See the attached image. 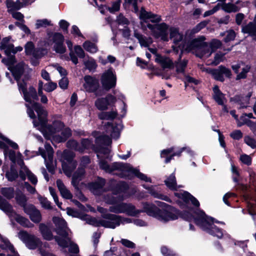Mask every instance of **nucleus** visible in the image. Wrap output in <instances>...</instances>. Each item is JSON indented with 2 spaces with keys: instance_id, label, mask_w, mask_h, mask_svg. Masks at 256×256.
I'll list each match as a JSON object with an SVG mask.
<instances>
[{
  "instance_id": "obj_12",
  "label": "nucleus",
  "mask_w": 256,
  "mask_h": 256,
  "mask_svg": "<svg viewBox=\"0 0 256 256\" xmlns=\"http://www.w3.org/2000/svg\"><path fill=\"white\" fill-rule=\"evenodd\" d=\"M74 156V152L70 151H64V158L66 162H64L62 164V170L64 174L68 177L71 176L72 172L75 169L76 166V162L73 160Z\"/></svg>"
},
{
  "instance_id": "obj_41",
  "label": "nucleus",
  "mask_w": 256,
  "mask_h": 256,
  "mask_svg": "<svg viewBox=\"0 0 256 256\" xmlns=\"http://www.w3.org/2000/svg\"><path fill=\"white\" fill-rule=\"evenodd\" d=\"M84 48L91 54L96 53L98 51L96 44L89 40L86 41L82 44Z\"/></svg>"
},
{
  "instance_id": "obj_42",
  "label": "nucleus",
  "mask_w": 256,
  "mask_h": 256,
  "mask_svg": "<svg viewBox=\"0 0 256 256\" xmlns=\"http://www.w3.org/2000/svg\"><path fill=\"white\" fill-rule=\"evenodd\" d=\"M84 173V172L83 168H79L72 176V184L76 188H78V184L81 180Z\"/></svg>"
},
{
  "instance_id": "obj_36",
  "label": "nucleus",
  "mask_w": 256,
  "mask_h": 256,
  "mask_svg": "<svg viewBox=\"0 0 256 256\" xmlns=\"http://www.w3.org/2000/svg\"><path fill=\"white\" fill-rule=\"evenodd\" d=\"M214 98L216 102L220 105H224L226 100L224 94L219 90L218 86H215L214 88Z\"/></svg>"
},
{
  "instance_id": "obj_48",
  "label": "nucleus",
  "mask_w": 256,
  "mask_h": 256,
  "mask_svg": "<svg viewBox=\"0 0 256 256\" xmlns=\"http://www.w3.org/2000/svg\"><path fill=\"white\" fill-rule=\"evenodd\" d=\"M2 194L8 198H11L14 196V190L12 188H4L1 190Z\"/></svg>"
},
{
  "instance_id": "obj_49",
  "label": "nucleus",
  "mask_w": 256,
  "mask_h": 256,
  "mask_svg": "<svg viewBox=\"0 0 256 256\" xmlns=\"http://www.w3.org/2000/svg\"><path fill=\"white\" fill-rule=\"evenodd\" d=\"M66 43L68 45V46L70 50V60L74 64H77L78 63V59L77 57L74 54V52L72 50V44L71 41L67 40Z\"/></svg>"
},
{
  "instance_id": "obj_47",
  "label": "nucleus",
  "mask_w": 256,
  "mask_h": 256,
  "mask_svg": "<svg viewBox=\"0 0 256 256\" xmlns=\"http://www.w3.org/2000/svg\"><path fill=\"white\" fill-rule=\"evenodd\" d=\"M222 8L228 12H236L238 10V7L235 4H224L222 5Z\"/></svg>"
},
{
  "instance_id": "obj_23",
  "label": "nucleus",
  "mask_w": 256,
  "mask_h": 256,
  "mask_svg": "<svg viewBox=\"0 0 256 256\" xmlns=\"http://www.w3.org/2000/svg\"><path fill=\"white\" fill-rule=\"evenodd\" d=\"M24 212L29 216L30 220L34 223H38L42 220V215L40 212L32 204L24 206Z\"/></svg>"
},
{
  "instance_id": "obj_58",
  "label": "nucleus",
  "mask_w": 256,
  "mask_h": 256,
  "mask_svg": "<svg viewBox=\"0 0 256 256\" xmlns=\"http://www.w3.org/2000/svg\"><path fill=\"white\" fill-rule=\"evenodd\" d=\"M221 45L222 43L220 40H214L210 43L209 46L210 48V50H212V52H213L214 51H216L218 48H220Z\"/></svg>"
},
{
  "instance_id": "obj_34",
  "label": "nucleus",
  "mask_w": 256,
  "mask_h": 256,
  "mask_svg": "<svg viewBox=\"0 0 256 256\" xmlns=\"http://www.w3.org/2000/svg\"><path fill=\"white\" fill-rule=\"evenodd\" d=\"M164 182L166 186L172 190H176L178 188L182 187L180 185H177L176 178L174 174H171L165 180Z\"/></svg>"
},
{
  "instance_id": "obj_10",
  "label": "nucleus",
  "mask_w": 256,
  "mask_h": 256,
  "mask_svg": "<svg viewBox=\"0 0 256 256\" xmlns=\"http://www.w3.org/2000/svg\"><path fill=\"white\" fill-rule=\"evenodd\" d=\"M0 138H2L4 140V142H0V148L4 150V156H8L13 162H17L21 167L24 164V162L21 158V154L18 153L16 156L14 151L10 150L7 147V145H9L14 149H18V145L9 139L4 138L1 134H0Z\"/></svg>"
},
{
  "instance_id": "obj_61",
  "label": "nucleus",
  "mask_w": 256,
  "mask_h": 256,
  "mask_svg": "<svg viewBox=\"0 0 256 256\" xmlns=\"http://www.w3.org/2000/svg\"><path fill=\"white\" fill-rule=\"evenodd\" d=\"M243 134L238 130H234L230 134V136L234 140H239L242 138Z\"/></svg>"
},
{
  "instance_id": "obj_59",
  "label": "nucleus",
  "mask_w": 256,
  "mask_h": 256,
  "mask_svg": "<svg viewBox=\"0 0 256 256\" xmlns=\"http://www.w3.org/2000/svg\"><path fill=\"white\" fill-rule=\"evenodd\" d=\"M38 200L42 208L48 210L52 208L50 202L46 198L40 196L38 198Z\"/></svg>"
},
{
  "instance_id": "obj_53",
  "label": "nucleus",
  "mask_w": 256,
  "mask_h": 256,
  "mask_svg": "<svg viewBox=\"0 0 256 256\" xmlns=\"http://www.w3.org/2000/svg\"><path fill=\"white\" fill-rule=\"evenodd\" d=\"M16 199L17 202L24 208V206H28L26 204V198L22 194H17L16 196Z\"/></svg>"
},
{
  "instance_id": "obj_32",
  "label": "nucleus",
  "mask_w": 256,
  "mask_h": 256,
  "mask_svg": "<svg viewBox=\"0 0 256 256\" xmlns=\"http://www.w3.org/2000/svg\"><path fill=\"white\" fill-rule=\"evenodd\" d=\"M170 32V38L176 44H178L183 38L182 34L176 28H170L169 30Z\"/></svg>"
},
{
  "instance_id": "obj_44",
  "label": "nucleus",
  "mask_w": 256,
  "mask_h": 256,
  "mask_svg": "<svg viewBox=\"0 0 256 256\" xmlns=\"http://www.w3.org/2000/svg\"><path fill=\"white\" fill-rule=\"evenodd\" d=\"M84 64L86 68L90 71L94 70L97 67L95 60L90 57H88L87 58L85 59L84 61Z\"/></svg>"
},
{
  "instance_id": "obj_29",
  "label": "nucleus",
  "mask_w": 256,
  "mask_h": 256,
  "mask_svg": "<svg viewBox=\"0 0 256 256\" xmlns=\"http://www.w3.org/2000/svg\"><path fill=\"white\" fill-rule=\"evenodd\" d=\"M0 247L2 249L9 250L11 252V254H8V256H19L9 241L1 236H0Z\"/></svg>"
},
{
  "instance_id": "obj_62",
  "label": "nucleus",
  "mask_w": 256,
  "mask_h": 256,
  "mask_svg": "<svg viewBox=\"0 0 256 256\" xmlns=\"http://www.w3.org/2000/svg\"><path fill=\"white\" fill-rule=\"evenodd\" d=\"M250 67L248 66H244L242 68V71L237 75L236 79L240 80L246 77V73L249 71Z\"/></svg>"
},
{
  "instance_id": "obj_16",
  "label": "nucleus",
  "mask_w": 256,
  "mask_h": 256,
  "mask_svg": "<svg viewBox=\"0 0 256 256\" xmlns=\"http://www.w3.org/2000/svg\"><path fill=\"white\" fill-rule=\"evenodd\" d=\"M116 101L115 96L112 94H108L105 98H100L96 99L94 102L96 108L100 110H108V106H111Z\"/></svg>"
},
{
  "instance_id": "obj_60",
  "label": "nucleus",
  "mask_w": 256,
  "mask_h": 256,
  "mask_svg": "<svg viewBox=\"0 0 256 256\" xmlns=\"http://www.w3.org/2000/svg\"><path fill=\"white\" fill-rule=\"evenodd\" d=\"M18 175L16 170L12 168L10 172L6 174V176L8 180L10 181H12L14 180Z\"/></svg>"
},
{
  "instance_id": "obj_52",
  "label": "nucleus",
  "mask_w": 256,
  "mask_h": 256,
  "mask_svg": "<svg viewBox=\"0 0 256 256\" xmlns=\"http://www.w3.org/2000/svg\"><path fill=\"white\" fill-rule=\"evenodd\" d=\"M224 54L222 52H218L215 54L214 60L210 64L213 66H216L224 60Z\"/></svg>"
},
{
  "instance_id": "obj_55",
  "label": "nucleus",
  "mask_w": 256,
  "mask_h": 256,
  "mask_svg": "<svg viewBox=\"0 0 256 256\" xmlns=\"http://www.w3.org/2000/svg\"><path fill=\"white\" fill-rule=\"evenodd\" d=\"M230 114L236 120L237 126L238 127H240L246 123V122L243 120L244 118V116H243L240 117V120H238V115L236 114V110H231L230 112Z\"/></svg>"
},
{
  "instance_id": "obj_37",
  "label": "nucleus",
  "mask_w": 256,
  "mask_h": 256,
  "mask_svg": "<svg viewBox=\"0 0 256 256\" xmlns=\"http://www.w3.org/2000/svg\"><path fill=\"white\" fill-rule=\"evenodd\" d=\"M251 96L252 93L250 92L245 97L238 96H236L234 98V100L238 105H240V108H242L248 106V105L249 104V98Z\"/></svg>"
},
{
  "instance_id": "obj_51",
  "label": "nucleus",
  "mask_w": 256,
  "mask_h": 256,
  "mask_svg": "<svg viewBox=\"0 0 256 256\" xmlns=\"http://www.w3.org/2000/svg\"><path fill=\"white\" fill-rule=\"evenodd\" d=\"M25 51L26 54H32L34 56H37L34 52V44L30 42H27L26 44ZM38 56L40 57V56Z\"/></svg>"
},
{
  "instance_id": "obj_45",
  "label": "nucleus",
  "mask_w": 256,
  "mask_h": 256,
  "mask_svg": "<svg viewBox=\"0 0 256 256\" xmlns=\"http://www.w3.org/2000/svg\"><path fill=\"white\" fill-rule=\"evenodd\" d=\"M117 116V112L112 110L108 112H102L99 114L98 118L101 120H112Z\"/></svg>"
},
{
  "instance_id": "obj_7",
  "label": "nucleus",
  "mask_w": 256,
  "mask_h": 256,
  "mask_svg": "<svg viewBox=\"0 0 256 256\" xmlns=\"http://www.w3.org/2000/svg\"><path fill=\"white\" fill-rule=\"evenodd\" d=\"M52 220L56 227V233L66 238L61 239L58 236H56L54 238L56 240L60 246L62 248L68 247L70 240L68 238H66V236L68 235L70 230L66 226V222L62 218L58 217H54Z\"/></svg>"
},
{
  "instance_id": "obj_8",
  "label": "nucleus",
  "mask_w": 256,
  "mask_h": 256,
  "mask_svg": "<svg viewBox=\"0 0 256 256\" xmlns=\"http://www.w3.org/2000/svg\"><path fill=\"white\" fill-rule=\"evenodd\" d=\"M122 128V126L120 124L114 126L108 122L105 128L106 134L96 137V143L104 146H109L111 144L112 140L108 134H110L113 138H118L120 136Z\"/></svg>"
},
{
  "instance_id": "obj_2",
  "label": "nucleus",
  "mask_w": 256,
  "mask_h": 256,
  "mask_svg": "<svg viewBox=\"0 0 256 256\" xmlns=\"http://www.w3.org/2000/svg\"><path fill=\"white\" fill-rule=\"evenodd\" d=\"M110 152V150L108 148H104L102 146L97 150V156L100 160L99 165L101 169L109 173L112 172L116 170H120L124 172L125 176L134 174L142 180L152 182V180L150 178L141 173L138 170L133 168L129 164L115 162L110 165L108 164L107 162L104 160L103 158H108Z\"/></svg>"
},
{
  "instance_id": "obj_54",
  "label": "nucleus",
  "mask_w": 256,
  "mask_h": 256,
  "mask_svg": "<svg viewBox=\"0 0 256 256\" xmlns=\"http://www.w3.org/2000/svg\"><path fill=\"white\" fill-rule=\"evenodd\" d=\"M187 64V61L186 60H180L176 62V72H183L184 68Z\"/></svg>"
},
{
  "instance_id": "obj_38",
  "label": "nucleus",
  "mask_w": 256,
  "mask_h": 256,
  "mask_svg": "<svg viewBox=\"0 0 256 256\" xmlns=\"http://www.w3.org/2000/svg\"><path fill=\"white\" fill-rule=\"evenodd\" d=\"M134 36L138 40L142 46L147 47L152 43L151 38H147L136 31L134 32Z\"/></svg>"
},
{
  "instance_id": "obj_25",
  "label": "nucleus",
  "mask_w": 256,
  "mask_h": 256,
  "mask_svg": "<svg viewBox=\"0 0 256 256\" xmlns=\"http://www.w3.org/2000/svg\"><path fill=\"white\" fill-rule=\"evenodd\" d=\"M174 195L186 203H188L190 202L194 206L196 207H198L200 206L198 201L186 192H176L174 193Z\"/></svg>"
},
{
  "instance_id": "obj_13",
  "label": "nucleus",
  "mask_w": 256,
  "mask_h": 256,
  "mask_svg": "<svg viewBox=\"0 0 256 256\" xmlns=\"http://www.w3.org/2000/svg\"><path fill=\"white\" fill-rule=\"evenodd\" d=\"M147 27L151 30L152 34L156 38H160L164 41L168 40L167 30L168 26L165 23L160 24H148Z\"/></svg>"
},
{
  "instance_id": "obj_46",
  "label": "nucleus",
  "mask_w": 256,
  "mask_h": 256,
  "mask_svg": "<svg viewBox=\"0 0 256 256\" xmlns=\"http://www.w3.org/2000/svg\"><path fill=\"white\" fill-rule=\"evenodd\" d=\"M67 146L68 148L74 150L79 152H84V148H81L80 144H78L74 140H70L67 142Z\"/></svg>"
},
{
  "instance_id": "obj_43",
  "label": "nucleus",
  "mask_w": 256,
  "mask_h": 256,
  "mask_svg": "<svg viewBox=\"0 0 256 256\" xmlns=\"http://www.w3.org/2000/svg\"><path fill=\"white\" fill-rule=\"evenodd\" d=\"M242 30L244 33H248L250 35H256V20L243 27Z\"/></svg>"
},
{
  "instance_id": "obj_21",
  "label": "nucleus",
  "mask_w": 256,
  "mask_h": 256,
  "mask_svg": "<svg viewBox=\"0 0 256 256\" xmlns=\"http://www.w3.org/2000/svg\"><path fill=\"white\" fill-rule=\"evenodd\" d=\"M106 214L103 216V219H98L86 216V220L88 224L95 226H104L106 228H114V226L110 224V220L104 218Z\"/></svg>"
},
{
  "instance_id": "obj_17",
  "label": "nucleus",
  "mask_w": 256,
  "mask_h": 256,
  "mask_svg": "<svg viewBox=\"0 0 256 256\" xmlns=\"http://www.w3.org/2000/svg\"><path fill=\"white\" fill-rule=\"evenodd\" d=\"M49 38L52 40L54 44V50L56 52L64 54L66 52V48L63 44L64 38L61 34L54 33L52 34Z\"/></svg>"
},
{
  "instance_id": "obj_3",
  "label": "nucleus",
  "mask_w": 256,
  "mask_h": 256,
  "mask_svg": "<svg viewBox=\"0 0 256 256\" xmlns=\"http://www.w3.org/2000/svg\"><path fill=\"white\" fill-rule=\"evenodd\" d=\"M47 115L42 118L38 117V122L36 120H33L34 126L40 130L44 136L53 141V136L56 133L60 132L64 128V124L60 120L54 121L52 126L47 125Z\"/></svg>"
},
{
  "instance_id": "obj_39",
  "label": "nucleus",
  "mask_w": 256,
  "mask_h": 256,
  "mask_svg": "<svg viewBox=\"0 0 256 256\" xmlns=\"http://www.w3.org/2000/svg\"><path fill=\"white\" fill-rule=\"evenodd\" d=\"M6 4L10 13L22 8V5H20V0H16V2L12 0H6Z\"/></svg>"
},
{
  "instance_id": "obj_35",
  "label": "nucleus",
  "mask_w": 256,
  "mask_h": 256,
  "mask_svg": "<svg viewBox=\"0 0 256 256\" xmlns=\"http://www.w3.org/2000/svg\"><path fill=\"white\" fill-rule=\"evenodd\" d=\"M57 186L62 196L66 199H70L72 198V195L70 190L66 188L62 182L58 180L56 181Z\"/></svg>"
},
{
  "instance_id": "obj_26",
  "label": "nucleus",
  "mask_w": 256,
  "mask_h": 256,
  "mask_svg": "<svg viewBox=\"0 0 256 256\" xmlns=\"http://www.w3.org/2000/svg\"><path fill=\"white\" fill-rule=\"evenodd\" d=\"M20 176L23 180L26 179V176L32 184H37L38 180L36 176L33 174L26 166H24V164L20 167Z\"/></svg>"
},
{
  "instance_id": "obj_22",
  "label": "nucleus",
  "mask_w": 256,
  "mask_h": 256,
  "mask_svg": "<svg viewBox=\"0 0 256 256\" xmlns=\"http://www.w3.org/2000/svg\"><path fill=\"white\" fill-rule=\"evenodd\" d=\"M104 218L110 220V224L114 226V228H114L120 224L130 223L132 222V220L129 218H124L114 214H107Z\"/></svg>"
},
{
  "instance_id": "obj_33",
  "label": "nucleus",
  "mask_w": 256,
  "mask_h": 256,
  "mask_svg": "<svg viewBox=\"0 0 256 256\" xmlns=\"http://www.w3.org/2000/svg\"><path fill=\"white\" fill-rule=\"evenodd\" d=\"M142 186L148 190L149 193L154 198H159L166 202H170V200L166 196L159 193L155 190L154 186H146L145 184H143Z\"/></svg>"
},
{
  "instance_id": "obj_19",
  "label": "nucleus",
  "mask_w": 256,
  "mask_h": 256,
  "mask_svg": "<svg viewBox=\"0 0 256 256\" xmlns=\"http://www.w3.org/2000/svg\"><path fill=\"white\" fill-rule=\"evenodd\" d=\"M9 38H4L2 39L0 46V50H4L6 54L9 56L11 53L16 54L22 50V48L20 46L14 48L12 44L9 43Z\"/></svg>"
},
{
  "instance_id": "obj_56",
  "label": "nucleus",
  "mask_w": 256,
  "mask_h": 256,
  "mask_svg": "<svg viewBox=\"0 0 256 256\" xmlns=\"http://www.w3.org/2000/svg\"><path fill=\"white\" fill-rule=\"evenodd\" d=\"M244 142L252 148H256V140L252 138L246 136L244 138Z\"/></svg>"
},
{
  "instance_id": "obj_50",
  "label": "nucleus",
  "mask_w": 256,
  "mask_h": 256,
  "mask_svg": "<svg viewBox=\"0 0 256 256\" xmlns=\"http://www.w3.org/2000/svg\"><path fill=\"white\" fill-rule=\"evenodd\" d=\"M36 28L38 29L40 28H46L48 26H50V21L47 19L38 20L36 23Z\"/></svg>"
},
{
  "instance_id": "obj_1",
  "label": "nucleus",
  "mask_w": 256,
  "mask_h": 256,
  "mask_svg": "<svg viewBox=\"0 0 256 256\" xmlns=\"http://www.w3.org/2000/svg\"><path fill=\"white\" fill-rule=\"evenodd\" d=\"M158 205L162 208V210L159 209L154 204L144 203V210H139L136 209L134 205L126 204L124 213L129 216H136L140 213L144 212L148 215L163 222L175 220L179 216H181L188 221L194 220L202 230L213 236L221 238L223 236L222 230L214 224L211 218L207 216L202 211L199 210L194 212L190 210L180 214L176 209L164 202H158Z\"/></svg>"
},
{
  "instance_id": "obj_15",
  "label": "nucleus",
  "mask_w": 256,
  "mask_h": 256,
  "mask_svg": "<svg viewBox=\"0 0 256 256\" xmlns=\"http://www.w3.org/2000/svg\"><path fill=\"white\" fill-rule=\"evenodd\" d=\"M100 81L103 88L108 90L115 86L116 81V76L111 69H109L102 74Z\"/></svg>"
},
{
  "instance_id": "obj_40",
  "label": "nucleus",
  "mask_w": 256,
  "mask_h": 256,
  "mask_svg": "<svg viewBox=\"0 0 256 256\" xmlns=\"http://www.w3.org/2000/svg\"><path fill=\"white\" fill-rule=\"evenodd\" d=\"M104 184L105 180L103 178H99L95 182L91 183L90 185V187L94 193L96 194H98L96 191L102 188L104 185Z\"/></svg>"
},
{
  "instance_id": "obj_9",
  "label": "nucleus",
  "mask_w": 256,
  "mask_h": 256,
  "mask_svg": "<svg viewBox=\"0 0 256 256\" xmlns=\"http://www.w3.org/2000/svg\"><path fill=\"white\" fill-rule=\"evenodd\" d=\"M124 199V198L121 192H118V193L110 192L104 196L106 202L112 204L109 208L110 211L116 214L125 212L126 203L118 204Z\"/></svg>"
},
{
  "instance_id": "obj_5",
  "label": "nucleus",
  "mask_w": 256,
  "mask_h": 256,
  "mask_svg": "<svg viewBox=\"0 0 256 256\" xmlns=\"http://www.w3.org/2000/svg\"><path fill=\"white\" fill-rule=\"evenodd\" d=\"M26 94L28 96L27 99L24 98L26 104V106L27 108V113L31 118H35L36 116L34 112V110L37 113L38 116L40 118L44 117L46 114V110L38 103L36 102L33 100L37 98V93L36 89L30 86L26 92Z\"/></svg>"
},
{
  "instance_id": "obj_57",
  "label": "nucleus",
  "mask_w": 256,
  "mask_h": 256,
  "mask_svg": "<svg viewBox=\"0 0 256 256\" xmlns=\"http://www.w3.org/2000/svg\"><path fill=\"white\" fill-rule=\"evenodd\" d=\"M16 81L18 82L19 90L22 92L24 98L26 99L28 98L27 95L26 94V92L27 90L26 83L24 82H20V79Z\"/></svg>"
},
{
  "instance_id": "obj_64",
  "label": "nucleus",
  "mask_w": 256,
  "mask_h": 256,
  "mask_svg": "<svg viewBox=\"0 0 256 256\" xmlns=\"http://www.w3.org/2000/svg\"><path fill=\"white\" fill-rule=\"evenodd\" d=\"M161 252L164 256H178L168 248L164 246L161 248Z\"/></svg>"
},
{
  "instance_id": "obj_30",
  "label": "nucleus",
  "mask_w": 256,
  "mask_h": 256,
  "mask_svg": "<svg viewBox=\"0 0 256 256\" xmlns=\"http://www.w3.org/2000/svg\"><path fill=\"white\" fill-rule=\"evenodd\" d=\"M62 131V136L56 135L53 136V141L56 142H60L65 141L72 135L71 130L68 128H63Z\"/></svg>"
},
{
  "instance_id": "obj_14",
  "label": "nucleus",
  "mask_w": 256,
  "mask_h": 256,
  "mask_svg": "<svg viewBox=\"0 0 256 256\" xmlns=\"http://www.w3.org/2000/svg\"><path fill=\"white\" fill-rule=\"evenodd\" d=\"M84 82L83 87L88 92H94L96 96L100 95L99 80L95 77L86 76L84 78Z\"/></svg>"
},
{
  "instance_id": "obj_20",
  "label": "nucleus",
  "mask_w": 256,
  "mask_h": 256,
  "mask_svg": "<svg viewBox=\"0 0 256 256\" xmlns=\"http://www.w3.org/2000/svg\"><path fill=\"white\" fill-rule=\"evenodd\" d=\"M186 150V152L190 154V155H193L194 154V152H192L189 148L183 147L180 148V150L173 153L170 156L167 157L172 152H174V148H170L166 150H164L161 152L160 156L161 158L166 157L165 160V162L168 163L170 160L173 158V157L175 156H180L182 152Z\"/></svg>"
},
{
  "instance_id": "obj_31",
  "label": "nucleus",
  "mask_w": 256,
  "mask_h": 256,
  "mask_svg": "<svg viewBox=\"0 0 256 256\" xmlns=\"http://www.w3.org/2000/svg\"><path fill=\"white\" fill-rule=\"evenodd\" d=\"M39 231L43 238L47 240H50L53 238V235L48 225L44 224H39Z\"/></svg>"
},
{
  "instance_id": "obj_63",
  "label": "nucleus",
  "mask_w": 256,
  "mask_h": 256,
  "mask_svg": "<svg viewBox=\"0 0 256 256\" xmlns=\"http://www.w3.org/2000/svg\"><path fill=\"white\" fill-rule=\"evenodd\" d=\"M73 52L74 53V52L80 58H84L85 56L84 52L80 46H76L74 48V51Z\"/></svg>"
},
{
  "instance_id": "obj_4",
  "label": "nucleus",
  "mask_w": 256,
  "mask_h": 256,
  "mask_svg": "<svg viewBox=\"0 0 256 256\" xmlns=\"http://www.w3.org/2000/svg\"><path fill=\"white\" fill-rule=\"evenodd\" d=\"M204 38L202 36L200 38L192 40L186 44L178 45V47L182 52L184 50L190 52L194 50L198 56L208 58L212 52L209 45L204 42Z\"/></svg>"
},
{
  "instance_id": "obj_18",
  "label": "nucleus",
  "mask_w": 256,
  "mask_h": 256,
  "mask_svg": "<svg viewBox=\"0 0 256 256\" xmlns=\"http://www.w3.org/2000/svg\"><path fill=\"white\" fill-rule=\"evenodd\" d=\"M10 70L14 78L18 80L25 72H28L30 69L26 64L21 61L10 67Z\"/></svg>"
},
{
  "instance_id": "obj_27",
  "label": "nucleus",
  "mask_w": 256,
  "mask_h": 256,
  "mask_svg": "<svg viewBox=\"0 0 256 256\" xmlns=\"http://www.w3.org/2000/svg\"><path fill=\"white\" fill-rule=\"evenodd\" d=\"M140 18L145 22H158L161 20L160 16L154 14L151 12H148L144 10H142Z\"/></svg>"
},
{
  "instance_id": "obj_6",
  "label": "nucleus",
  "mask_w": 256,
  "mask_h": 256,
  "mask_svg": "<svg viewBox=\"0 0 256 256\" xmlns=\"http://www.w3.org/2000/svg\"><path fill=\"white\" fill-rule=\"evenodd\" d=\"M0 209L8 216L11 220H16L20 224L24 227L31 228L34 226V224L28 218L16 214L13 210L12 206L0 197Z\"/></svg>"
},
{
  "instance_id": "obj_24",
  "label": "nucleus",
  "mask_w": 256,
  "mask_h": 256,
  "mask_svg": "<svg viewBox=\"0 0 256 256\" xmlns=\"http://www.w3.org/2000/svg\"><path fill=\"white\" fill-rule=\"evenodd\" d=\"M210 72L215 80L220 82L224 80V76L228 78L231 74L230 70L222 66H220L217 69H213Z\"/></svg>"
},
{
  "instance_id": "obj_11",
  "label": "nucleus",
  "mask_w": 256,
  "mask_h": 256,
  "mask_svg": "<svg viewBox=\"0 0 256 256\" xmlns=\"http://www.w3.org/2000/svg\"><path fill=\"white\" fill-rule=\"evenodd\" d=\"M38 152L44 158L48 170L52 172L54 170L56 163L53 160L54 151L52 146L49 144H46L44 148H39Z\"/></svg>"
},
{
  "instance_id": "obj_28",
  "label": "nucleus",
  "mask_w": 256,
  "mask_h": 256,
  "mask_svg": "<svg viewBox=\"0 0 256 256\" xmlns=\"http://www.w3.org/2000/svg\"><path fill=\"white\" fill-rule=\"evenodd\" d=\"M155 62L160 64L164 68H171L174 67V63L168 57L162 56L160 54H156Z\"/></svg>"
}]
</instances>
